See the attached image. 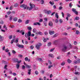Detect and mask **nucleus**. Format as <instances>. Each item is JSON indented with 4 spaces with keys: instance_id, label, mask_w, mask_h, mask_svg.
Returning <instances> with one entry per match:
<instances>
[{
    "instance_id": "nucleus-1",
    "label": "nucleus",
    "mask_w": 80,
    "mask_h": 80,
    "mask_svg": "<svg viewBox=\"0 0 80 80\" xmlns=\"http://www.w3.org/2000/svg\"><path fill=\"white\" fill-rule=\"evenodd\" d=\"M42 46V44L40 43H37L36 45V48L37 50H39L40 48V47Z\"/></svg>"
},
{
    "instance_id": "nucleus-2",
    "label": "nucleus",
    "mask_w": 80,
    "mask_h": 80,
    "mask_svg": "<svg viewBox=\"0 0 80 80\" xmlns=\"http://www.w3.org/2000/svg\"><path fill=\"white\" fill-rule=\"evenodd\" d=\"M20 7L21 8H23V9H26L27 8V9L28 8V7H27V5H25L24 4L21 5L20 6Z\"/></svg>"
},
{
    "instance_id": "nucleus-3",
    "label": "nucleus",
    "mask_w": 80,
    "mask_h": 80,
    "mask_svg": "<svg viewBox=\"0 0 80 80\" xmlns=\"http://www.w3.org/2000/svg\"><path fill=\"white\" fill-rule=\"evenodd\" d=\"M16 46L21 48H24V46L23 45L20 44L19 43H17L16 44Z\"/></svg>"
},
{
    "instance_id": "nucleus-4",
    "label": "nucleus",
    "mask_w": 80,
    "mask_h": 80,
    "mask_svg": "<svg viewBox=\"0 0 80 80\" xmlns=\"http://www.w3.org/2000/svg\"><path fill=\"white\" fill-rule=\"evenodd\" d=\"M67 47L65 46H64L63 48L62 49V51L64 52H67Z\"/></svg>"
},
{
    "instance_id": "nucleus-5",
    "label": "nucleus",
    "mask_w": 80,
    "mask_h": 80,
    "mask_svg": "<svg viewBox=\"0 0 80 80\" xmlns=\"http://www.w3.org/2000/svg\"><path fill=\"white\" fill-rule=\"evenodd\" d=\"M30 5L31 7L29 9V10H31L32 8H35V5L34 4H32L30 3Z\"/></svg>"
},
{
    "instance_id": "nucleus-6",
    "label": "nucleus",
    "mask_w": 80,
    "mask_h": 80,
    "mask_svg": "<svg viewBox=\"0 0 80 80\" xmlns=\"http://www.w3.org/2000/svg\"><path fill=\"white\" fill-rule=\"evenodd\" d=\"M72 11L74 12V13H75V14H76V15H77L78 14V12L76 11V9L73 8L72 9Z\"/></svg>"
},
{
    "instance_id": "nucleus-7",
    "label": "nucleus",
    "mask_w": 80,
    "mask_h": 80,
    "mask_svg": "<svg viewBox=\"0 0 80 80\" xmlns=\"http://www.w3.org/2000/svg\"><path fill=\"white\" fill-rule=\"evenodd\" d=\"M34 25H41V24L38 22H37L35 23H33Z\"/></svg>"
},
{
    "instance_id": "nucleus-8",
    "label": "nucleus",
    "mask_w": 80,
    "mask_h": 80,
    "mask_svg": "<svg viewBox=\"0 0 80 80\" xmlns=\"http://www.w3.org/2000/svg\"><path fill=\"white\" fill-rule=\"evenodd\" d=\"M49 33L50 35H53V34H54L55 32L54 31H49Z\"/></svg>"
},
{
    "instance_id": "nucleus-9",
    "label": "nucleus",
    "mask_w": 80,
    "mask_h": 80,
    "mask_svg": "<svg viewBox=\"0 0 80 80\" xmlns=\"http://www.w3.org/2000/svg\"><path fill=\"white\" fill-rule=\"evenodd\" d=\"M51 11H50V10H49L48 11H45V13H47L48 15H49V14H50V13H51Z\"/></svg>"
},
{
    "instance_id": "nucleus-10",
    "label": "nucleus",
    "mask_w": 80,
    "mask_h": 80,
    "mask_svg": "<svg viewBox=\"0 0 80 80\" xmlns=\"http://www.w3.org/2000/svg\"><path fill=\"white\" fill-rule=\"evenodd\" d=\"M25 60L26 61H28V62H30V59H28V58L27 57H26L25 58Z\"/></svg>"
},
{
    "instance_id": "nucleus-11",
    "label": "nucleus",
    "mask_w": 80,
    "mask_h": 80,
    "mask_svg": "<svg viewBox=\"0 0 80 80\" xmlns=\"http://www.w3.org/2000/svg\"><path fill=\"white\" fill-rule=\"evenodd\" d=\"M49 25L50 27L53 26V22L52 21H50L49 23Z\"/></svg>"
},
{
    "instance_id": "nucleus-12",
    "label": "nucleus",
    "mask_w": 80,
    "mask_h": 80,
    "mask_svg": "<svg viewBox=\"0 0 80 80\" xmlns=\"http://www.w3.org/2000/svg\"><path fill=\"white\" fill-rule=\"evenodd\" d=\"M31 69H29L28 70V75H30L31 74Z\"/></svg>"
},
{
    "instance_id": "nucleus-13",
    "label": "nucleus",
    "mask_w": 80,
    "mask_h": 80,
    "mask_svg": "<svg viewBox=\"0 0 80 80\" xmlns=\"http://www.w3.org/2000/svg\"><path fill=\"white\" fill-rule=\"evenodd\" d=\"M24 64L25 65H26V67H28V68H30V66H29L28 65L26 64L25 63V62H24Z\"/></svg>"
},
{
    "instance_id": "nucleus-14",
    "label": "nucleus",
    "mask_w": 80,
    "mask_h": 80,
    "mask_svg": "<svg viewBox=\"0 0 80 80\" xmlns=\"http://www.w3.org/2000/svg\"><path fill=\"white\" fill-rule=\"evenodd\" d=\"M30 20H27L25 22V24H28L29 23V22H30Z\"/></svg>"
},
{
    "instance_id": "nucleus-15",
    "label": "nucleus",
    "mask_w": 80,
    "mask_h": 80,
    "mask_svg": "<svg viewBox=\"0 0 80 80\" xmlns=\"http://www.w3.org/2000/svg\"><path fill=\"white\" fill-rule=\"evenodd\" d=\"M18 61V59L14 58L13 59V61L14 62H17Z\"/></svg>"
},
{
    "instance_id": "nucleus-16",
    "label": "nucleus",
    "mask_w": 80,
    "mask_h": 80,
    "mask_svg": "<svg viewBox=\"0 0 80 80\" xmlns=\"http://www.w3.org/2000/svg\"><path fill=\"white\" fill-rule=\"evenodd\" d=\"M28 37L31 36V32L29 31L28 33Z\"/></svg>"
},
{
    "instance_id": "nucleus-17",
    "label": "nucleus",
    "mask_w": 80,
    "mask_h": 80,
    "mask_svg": "<svg viewBox=\"0 0 80 80\" xmlns=\"http://www.w3.org/2000/svg\"><path fill=\"white\" fill-rule=\"evenodd\" d=\"M13 20L14 21V22H16V21H17V20H18V18L17 17H15L13 18Z\"/></svg>"
},
{
    "instance_id": "nucleus-18",
    "label": "nucleus",
    "mask_w": 80,
    "mask_h": 80,
    "mask_svg": "<svg viewBox=\"0 0 80 80\" xmlns=\"http://www.w3.org/2000/svg\"><path fill=\"white\" fill-rule=\"evenodd\" d=\"M49 56L52 58H53L54 57L53 55L52 54H49Z\"/></svg>"
},
{
    "instance_id": "nucleus-19",
    "label": "nucleus",
    "mask_w": 80,
    "mask_h": 80,
    "mask_svg": "<svg viewBox=\"0 0 80 80\" xmlns=\"http://www.w3.org/2000/svg\"><path fill=\"white\" fill-rule=\"evenodd\" d=\"M74 74L75 75H80V72H75Z\"/></svg>"
},
{
    "instance_id": "nucleus-20",
    "label": "nucleus",
    "mask_w": 80,
    "mask_h": 80,
    "mask_svg": "<svg viewBox=\"0 0 80 80\" xmlns=\"http://www.w3.org/2000/svg\"><path fill=\"white\" fill-rule=\"evenodd\" d=\"M51 45H52V43H51V42H49L48 43V47L51 46Z\"/></svg>"
},
{
    "instance_id": "nucleus-21",
    "label": "nucleus",
    "mask_w": 80,
    "mask_h": 80,
    "mask_svg": "<svg viewBox=\"0 0 80 80\" xmlns=\"http://www.w3.org/2000/svg\"><path fill=\"white\" fill-rule=\"evenodd\" d=\"M34 48V46H33V45H31L30 47V48L32 50Z\"/></svg>"
},
{
    "instance_id": "nucleus-22",
    "label": "nucleus",
    "mask_w": 80,
    "mask_h": 80,
    "mask_svg": "<svg viewBox=\"0 0 80 80\" xmlns=\"http://www.w3.org/2000/svg\"><path fill=\"white\" fill-rule=\"evenodd\" d=\"M25 36L26 37V38H28V33H26L25 34Z\"/></svg>"
},
{
    "instance_id": "nucleus-23",
    "label": "nucleus",
    "mask_w": 80,
    "mask_h": 80,
    "mask_svg": "<svg viewBox=\"0 0 80 80\" xmlns=\"http://www.w3.org/2000/svg\"><path fill=\"white\" fill-rule=\"evenodd\" d=\"M33 33H36V32H37V29L35 28H34L33 30Z\"/></svg>"
},
{
    "instance_id": "nucleus-24",
    "label": "nucleus",
    "mask_w": 80,
    "mask_h": 80,
    "mask_svg": "<svg viewBox=\"0 0 80 80\" xmlns=\"http://www.w3.org/2000/svg\"><path fill=\"white\" fill-rule=\"evenodd\" d=\"M28 30L30 31H31V30H32V28L30 27H28Z\"/></svg>"
},
{
    "instance_id": "nucleus-25",
    "label": "nucleus",
    "mask_w": 80,
    "mask_h": 80,
    "mask_svg": "<svg viewBox=\"0 0 80 80\" xmlns=\"http://www.w3.org/2000/svg\"><path fill=\"white\" fill-rule=\"evenodd\" d=\"M22 22V20L21 19H19V20H18V23H21V22Z\"/></svg>"
},
{
    "instance_id": "nucleus-26",
    "label": "nucleus",
    "mask_w": 80,
    "mask_h": 80,
    "mask_svg": "<svg viewBox=\"0 0 80 80\" xmlns=\"http://www.w3.org/2000/svg\"><path fill=\"white\" fill-rule=\"evenodd\" d=\"M57 35H58V33H56V34H55L54 35H53V38H55V37H57Z\"/></svg>"
},
{
    "instance_id": "nucleus-27",
    "label": "nucleus",
    "mask_w": 80,
    "mask_h": 80,
    "mask_svg": "<svg viewBox=\"0 0 80 80\" xmlns=\"http://www.w3.org/2000/svg\"><path fill=\"white\" fill-rule=\"evenodd\" d=\"M55 17L58 19V13H56L55 14Z\"/></svg>"
},
{
    "instance_id": "nucleus-28",
    "label": "nucleus",
    "mask_w": 80,
    "mask_h": 80,
    "mask_svg": "<svg viewBox=\"0 0 80 80\" xmlns=\"http://www.w3.org/2000/svg\"><path fill=\"white\" fill-rule=\"evenodd\" d=\"M16 67L18 69V68H19V67H20V64H17L16 65Z\"/></svg>"
},
{
    "instance_id": "nucleus-29",
    "label": "nucleus",
    "mask_w": 80,
    "mask_h": 80,
    "mask_svg": "<svg viewBox=\"0 0 80 80\" xmlns=\"http://www.w3.org/2000/svg\"><path fill=\"white\" fill-rule=\"evenodd\" d=\"M53 43L54 45H57V41H54Z\"/></svg>"
},
{
    "instance_id": "nucleus-30",
    "label": "nucleus",
    "mask_w": 80,
    "mask_h": 80,
    "mask_svg": "<svg viewBox=\"0 0 80 80\" xmlns=\"http://www.w3.org/2000/svg\"><path fill=\"white\" fill-rule=\"evenodd\" d=\"M77 62L78 63H80V59H79V58L78 59V60H77Z\"/></svg>"
},
{
    "instance_id": "nucleus-31",
    "label": "nucleus",
    "mask_w": 80,
    "mask_h": 80,
    "mask_svg": "<svg viewBox=\"0 0 80 80\" xmlns=\"http://www.w3.org/2000/svg\"><path fill=\"white\" fill-rule=\"evenodd\" d=\"M49 3L51 4V5H54V3L52 2H50Z\"/></svg>"
},
{
    "instance_id": "nucleus-32",
    "label": "nucleus",
    "mask_w": 80,
    "mask_h": 80,
    "mask_svg": "<svg viewBox=\"0 0 80 80\" xmlns=\"http://www.w3.org/2000/svg\"><path fill=\"white\" fill-rule=\"evenodd\" d=\"M71 62H72V61L71 60H70V59H68V63H71Z\"/></svg>"
},
{
    "instance_id": "nucleus-33",
    "label": "nucleus",
    "mask_w": 80,
    "mask_h": 80,
    "mask_svg": "<svg viewBox=\"0 0 80 80\" xmlns=\"http://www.w3.org/2000/svg\"><path fill=\"white\" fill-rule=\"evenodd\" d=\"M7 65H5L4 67V68L6 69V70H7Z\"/></svg>"
},
{
    "instance_id": "nucleus-34",
    "label": "nucleus",
    "mask_w": 80,
    "mask_h": 80,
    "mask_svg": "<svg viewBox=\"0 0 80 80\" xmlns=\"http://www.w3.org/2000/svg\"><path fill=\"white\" fill-rule=\"evenodd\" d=\"M3 28H5L6 30H7V27L6 25H4Z\"/></svg>"
},
{
    "instance_id": "nucleus-35",
    "label": "nucleus",
    "mask_w": 80,
    "mask_h": 80,
    "mask_svg": "<svg viewBox=\"0 0 80 80\" xmlns=\"http://www.w3.org/2000/svg\"><path fill=\"white\" fill-rule=\"evenodd\" d=\"M18 4L17 3H16L14 4V7H18Z\"/></svg>"
},
{
    "instance_id": "nucleus-36",
    "label": "nucleus",
    "mask_w": 80,
    "mask_h": 80,
    "mask_svg": "<svg viewBox=\"0 0 80 80\" xmlns=\"http://www.w3.org/2000/svg\"><path fill=\"white\" fill-rule=\"evenodd\" d=\"M52 67H53V65H50L48 66V68H52Z\"/></svg>"
},
{
    "instance_id": "nucleus-37",
    "label": "nucleus",
    "mask_w": 80,
    "mask_h": 80,
    "mask_svg": "<svg viewBox=\"0 0 80 80\" xmlns=\"http://www.w3.org/2000/svg\"><path fill=\"white\" fill-rule=\"evenodd\" d=\"M59 22H60V23H62V22H63V20H62V19H59Z\"/></svg>"
},
{
    "instance_id": "nucleus-38",
    "label": "nucleus",
    "mask_w": 80,
    "mask_h": 80,
    "mask_svg": "<svg viewBox=\"0 0 80 80\" xmlns=\"http://www.w3.org/2000/svg\"><path fill=\"white\" fill-rule=\"evenodd\" d=\"M79 19L80 18H79V17H76L75 18V20H79Z\"/></svg>"
},
{
    "instance_id": "nucleus-39",
    "label": "nucleus",
    "mask_w": 80,
    "mask_h": 80,
    "mask_svg": "<svg viewBox=\"0 0 80 80\" xmlns=\"http://www.w3.org/2000/svg\"><path fill=\"white\" fill-rule=\"evenodd\" d=\"M63 7H62V6H60L59 7V10H62V9Z\"/></svg>"
},
{
    "instance_id": "nucleus-40",
    "label": "nucleus",
    "mask_w": 80,
    "mask_h": 80,
    "mask_svg": "<svg viewBox=\"0 0 80 80\" xmlns=\"http://www.w3.org/2000/svg\"><path fill=\"white\" fill-rule=\"evenodd\" d=\"M38 60L40 62H43V61H42V59L41 58H39L38 59Z\"/></svg>"
},
{
    "instance_id": "nucleus-41",
    "label": "nucleus",
    "mask_w": 80,
    "mask_h": 80,
    "mask_svg": "<svg viewBox=\"0 0 80 80\" xmlns=\"http://www.w3.org/2000/svg\"><path fill=\"white\" fill-rule=\"evenodd\" d=\"M44 24L45 26H47V22H44Z\"/></svg>"
},
{
    "instance_id": "nucleus-42",
    "label": "nucleus",
    "mask_w": 80,
    "mask_h": 80,
    "mask_svg": "<svg viewBox=\"0 0 80 80\" xmlns=\"http://www.w3.org/2000/svg\"><path fill=\"white\" fill-rule=\"evenodd\" d=\"M39 35H43V33L40 32H39Z\"/></svg>"
},
{
    "instance_id": "nucleus-43",
    "label": "nucleus",
    "mask_w": 80,
    "mask_h": 80,
    "mask_svg": "<svg viewBox=\"0 0 80 80\" xmlns=\"http://www.w3.org/2000/svg\"><path fill=\"white\" fill-rule=\"evenodd\" d=\"M65 62H63L61 63V65L63 66L65 65Z\"/></svg>"
},
{
    "instance_id": "nucleus-44",
    "label": "nucleus",
    "mask_w": 80,
    "mask_h": 80,
    "mask_svg": "<svg viewBox=\"0 0 80 80\" xmlns=\"http://www.w3.org/2000/svg\"><path fill=\"white\" fill-rule=\"evenodd\" d=\"M14 39H13L11 41V44H12V43H13V42H14Z\"/></svg>"
},
{
    "instance_id": "nucleus-45",
    "label": "nucleus",
    "mask_w": 80,
    "mask_h": 80,
    "mask_svg": "<svg viewBox=\"0 0 80 80\" xmlns=\"http://www.w3.org/2000/svg\"><path fill=\"white\" fill-rule=\"evenodd\" d=\"M5 51L6 52H9V50L8 48H7L5 50Z\"/></svg>"
},
{
    "instance_id": "nucleus-46",
    "label": "nucleus",
    "mask_w": 80,
    "mask_h": 80,
    "mask_svg": "<svg viewBox=\"0 0 80 80\" xmlns=\"http://www.w3.org/2000/svg\"><path fill=\"white\" fill-rule=\"evenodd\" d=\"M41 4H43L44 3V1L43 0H41Z\"/></svg>"
},
{
    "instance_id": "nucleus-47",
    "label": "nucleus",
    "mask_w": 80,
    "mask_h": 80,
    "mask_svg": "<svg viewBox=\"0 0 80 80\" xmlns=\"http://www.w3.org/2000/svg\"><path fill=\"white\" fill-rule=\"evenodd\" d=\"M76 34H80V32H79V31L77 30L76 31Z\"/></svg>"
},
{
    "instance_id": "nucleus-48",
    "label": "nucleus",
    "mask_w": 80,
    "mask_h": 80,
    "mask_svg": "<svg viewBox=\"0 0 80 80\" xmlns=\"http://www.w3.org/2000/svg\"><path fill=\"white\" fill-rule=\"evenodd\" d=\"M18 39L17 38L15 42L16 43H18Z\"/></svg>"
},
{
    "instance_id": "nucleus-49",
    "label": "nucleus",
    "mask_w": 80,
    "mask_h": 80,
    "mask_svg": "<svg viewBox=\"0 0 80 80\" xmlns=\"http://www.w3.org/2000/svg\"><path fill=\"white\" fill-rule=\"evenodd\" d=\"M12 19H13V18H12V16H11L9 18V20L11 21V20H12Z\"/></svg>"
},
{
    "instance_id": "nucleus-50",
    "label": "nucleus",
    "mask_w": 80,
    "mask_h": 80,
    "mask_svg": "<svg viewBox=\"0 0 80 80\" xmlns=\"http://www.w3.org/2000/svg\"><path fill=\"white\" fill-rule=\"evenodd\" d=\"M69 7H72V3H70L69 5Z\"/></svg>"
},
{
    "instance_id": "nucleus-51",
    "label": "nucleus",
    "mask_w": 80,
    "mask_h": 80,
    "mask_svg": "<svg viewBox=\"0 0 80 80\" xmlns=\"http://www.w3.org/2000/svg\"><path fill=\"white\" fill-rule=\"evenodd\" d=\"M39 22H43V19H40L39 20Z\"/></svg>"
},
{
    "instance_id": "nucleus-52",
    "label": "nucleus",
    "mask_w": 80,
    "mask_h": 80,
    "mask_svg": "<svg viewBox=\"0 0 80 80\" xmlns=\"http://www.w3.org/2000/svg\"><path fill=\"white\" fill-rule=\"evenodd\" d=\"M44 34L46 35H48V32H44Z\"/></svg>"
},
{
    "instance_id": "nucleus-53",
    "label": "nucleus",
    "mask_w": 80,
    "mask_h": 80,
    "mask_svg": "<svg viewBox=\"0 0 80 80\" xmlns=\"http://www.w3.org/2000/svg\"><path fill=\"white\" fill-rule=\"evenodd\" d=\"M54 48L52 49L51 50H50V52H53L54 50Z\"/></svg>"
},
{
    "instance_id": "nucleus-54",
    "label": "nucleus",
    "mask_w": 80,
    "mask_h": 80,
    "mask_svg": "<svg viewBox=\"0 0 80 80\" xmlns=\"http://www.w3.org/2000/svg\"><path fill=\"white\" fill-rule=\"evenodd\" d=\"M67 15L68 17H70L71 16L70 14H69L68 13H67Z\"/></svg>"
},
{
    "instance_id": "nucleus-55",
    "label": "nucleus",
    "mask_w": 80,
    "mask_h": 80,
    "mask_svg": "<svg viewBox=\"0 0 80 80\" xmlns=\"http://www.w3.org/2000/svg\"><path fill=\"white\" fill-rule=\"evenodd\" d=\"M35 74H36V75H38V72L37 71L35 72Z\"/></svg>"
},
{
    "instance_id": "nucleus-56",
    "label": "nucleus",
    "mask_w": 80,
    "mask_h": 80,
    "mask_svg": "<svg viewBox=\"0 0 80 80\" xmlns=\"http://www.w3.org/2000/svg\"><path fill=\"white\" fill-rule=\"evenodd\" d=\"M12 75H13L14 76H16V75H17V74H16V73H12Z\"/></svg>"
},
{
    "instance_id": "nucleus-57",
    "label": "nucleus",
    "mask_w": 80,
    "mask_h": 80,
    "mask_svg": "<svg viewBox=\"0 0 80 80\" xmlns=\"http://www.w3.org/2000/svg\"><path fill=\"white\" fill-rule=\"evenodd\" d=\"M61 13L62 14V17H64V13H63V12H62Z\"/></svg>"
},
{
    "instance_id": "nucleus-58",
    "label": "nucleus",
    "mask_w": 80,
    "mask_h": 80,
    "mask_svg": "<svg viewBox=\"0 0 80 80\" xmlns=\"http://www.w3.org/2000/svg\"><path fill=\"white\" fill-rule=\"evenodd\" d=\"M18 63H21L22 62V61L21 60H20V61H18Z\"/></svg>"
},
{
    "instance_id": "nucleus-59",
    "label": "nucleus",
    "mask_w": 80,
    "mask_h": 80,
    "mask_svg": "<svg viewBox=\"0 0 80 80\" xmlns=\"http://www.w3.org/2000/svg\"><path fill=\"white\" fill-rule=\"evenodd\" d=\"M9 73H10V74H12V71L11 70H10L9 71Z\"/></svg>"
},
{
    "instance_id": "nucleus-60",
    "label": "nucleus",
    "mask_w": 80,
    "mask_h": 80,
    "mask_svg": "<svg viewBox=\"0 0 80 80\" xmlns=\"http://www.w3.org/2000/svg\"><path fill=\"white\" fill-rule=\"evenodd\" d=\"M11 28H14L15 26L13 25H12L11 26Z\"/></svg>"
},
{
    "instance_id": "nucleus-61",
    "label": "nucleus",
    "mask_w": 80,
    "mask_h": 80,
    "mask_svg": "<svg viewBox=\"0 0 80 80\" xmlns=\"http://www.w3.org/2000/svg\"><path fill=\"white\" fill-rule=\"evenodd\" d=\"M12 35L10 36L9 37V39H12Z\"/></svg>"
},
{
    "instance_id": "nucleus-62",
    "label": "nucleus",
    "mask_w": 80,
    "mask_h": 80,
    "mask_svg": "<svg viewBox=\"0 0 80 80\" xmlns=\"http://www.w3.org/2000/svg\"><path fill=\"white\" fill-rule=\"evenodd\" d=\"M8 15H10V13H11V12L10 11H9L7 12Z\"/></svg>"
},
{
    "instance_id": "nucleus-63",
    "label": "nucleus",
    "mask_w": 80,
    "mask_h": 80,
    "mask_svg": "<svg viewBox=\"0 0 80 80\" xmlns=\"http://www.w3.org/2000/svg\"><path fill=\"white\" fill-rule=\"evenodd\" d=\"M47 41V39H44L43 42H46Z\"/></svg>"
},
{
    "instance_id": "nucleus-64",
    "label": "nucleus",
    "mask_w": 80,
    "mask_h": 80,
    "mask_svg": "<svg viewBox=\"0 0 80 80\" xmlns=\"http://www.w3.org/2000/svg\"><path fill=\"white\" fill-rule=\"evenodd\" d=\"M18 57H21V58H22V57H23L22 56V55H21V54H19L18 55Z\"/></svg>"
}]
</instances>
